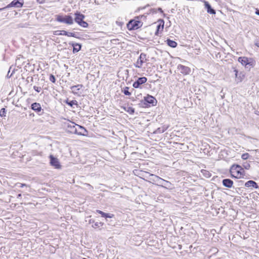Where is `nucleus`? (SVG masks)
<instances>
[{
  "mask_svg": "<svg viewBox=\"0 0 259 259\" xmlns=\"http://www.w3.org/2000/svg\"><path fill=\"white\" fill-rule=\"evenodd\" d=\"M83 87L82 84H77L76 85H73L71 87V89L72 90V92L74 95L78 94L79 93H81L80 90Z\"/></svg>",
  "mask_w": 259,
  "mask_h": 259,
  "instance_id": "nucleus-16",
  "label": "nucleus"
},
{
  "mask_svg": "<svg viewBox=\"0 0 259 259\" xmlns=\"http://www.w3.org/2000/svg\"><path fill=\"white\" fill-rule=\"evenodd\" d=\"M138 17H140V20L141 19H142V18H146V16H145L144 15H140Z\"/></svg>",
  "mask_w": 259,
  "mask_h": 259,
  "instance_id": "nucleus-42",
  "label": "nucleus"
},
{
  "mask_svg": "<svg viewBox=\"0 0 259 259\" xmlns=\"http://www.w3.org/2000/svg\"><path fill=\"white\" fill-rule=\"evenodd\" d=\"M67 34H68V35H67V36L73 37H75V38H76L78 39H81V37L78 36L77 33H76V32H70L67 31Z\"/></svg>",
  "mask_w": 259,
  "mask_h": 259,
  "instance_id": "nucleus-28",
  "label": "nucleus"
},
{
  "mask_svg": "<svg viewBox=\"0 0 259 259\" xmlns=\"http://www.w3.org/2000/svg\"><path fill=\"white\" fill-rule=\"evenodd\" d=\"M238 61L242 65L245 66L246 68H249L253 66V62L251 59H249L245 57H240L238 58Z\"/></svg>",
  "mask_w": 259,
  "mask_h": 259,
  "instance_id": "nucleus-7",
  "label": "nucleus"
},
{
  "mask_svg": "<svg viewBox=\"0 0 259 259\" xmlns=\"http://www.w3.org/2000/svg\"><path fill=\"white\" fill-rule=\"evenodd\" d=\"M33 89L36 92H37L38 93H39L41 89L40 87H37V86H34Z\"/></svg>",
  "mask_w": 259,
  "mask_h": 259,
  "instance_id": "nucleus-38",
  "label": "nucleus"
},
{
  "mask_svg": "<svg viewBox=\"0 0 259 259\" xmlns=\"http://www.w3.org/2000/svg\"><path fill=\"white\" fill-rule=\"evenodd\" d=\"M178 70L181 73L184 75H188L191 72V69L188 66H186L181 64H179L177 66Z\"/></svg>",
  "mask_w": 259,
  "mask_h": 259,
  "instance_id": "nucleus-11",
  "label": "nucleus"
},
{
  "mask_svg": "<svg viewBox=\"0 0 259 259\" xmlns=\"http://www.w3.org/2000/svg\"><path fill=\"white\" fill-rule=\"evenodd\" d=\"M24 4L23 0H13L11 2L9 5L6 6V9L11 8V7H15L20 8L22 7Z\"/></svg>",
  "mask_w": 259,
  "mask_h": 259,
  "instance_id": "nucleus-10",
  "label": "nucleus"
},
{
  "mask_svg": "<svg viewBox=\"0 0 259 259\" xmlns=\"http://www.w3.org/2000/svg\"><path fill=\"white\" fill-rule=\"evenodd\" d=\"M56 20L68 25H72L74 23L73 18L70 15H56Z\"/></svg>",
  "mask_w": 259,
  "mask_h": 259,
  "instance_id": "nucleus-3",
  "label": "nucleus"
},
{
  "mask_svg": "<svg viewBox=\"0 0 259 259\" xmlns=\"http://www.w3.org/2000/svg\"><path fill=\"white\" fill-rule=\"evenodd\" d=\"M147 80V78L146 77H141L138 78V79L133 83V86L135 88H139L141 85L145 83Z\"/></svg>",
  "mask_w": 259,
  "mask_h": 259,
  "instance_id": "nucleus-12",
  "label": "nucleus"
},
{
  "mask_svg": "<svg viewBox=\"0 0 259 259\" xmlns=\"http://www.w3.org/2000/svg\"><path fill=\"white\" fill-rule=\"evenodd\" d=\"M69 44L73 47L72 52L74 54L77 53L81 50V45L80 44L70 42Z\"/></svg>",
  "mask_w": 259,
  "mask_h": 259,
  "instance_id": "nucleus-15",
  "label": "nucleus"
},
{
  "mask_svg": "<svg viewBox=\"0 0 259 259\" xmlns=\"http://www.w3.org/2000/svg\"><path fill=\"white\" fill-rule=\"evenodd\" d=\"M255 46H256L257 47H259V41L257 40L256 42L255 43Z\"/></svg>",
  "mask_w": 259,
  "mask_h": 259,
  "instance_id": "nucleus-43",
  "label": "nucleus"
},
{
  "mask_svg": "<svg viewBox=\"0 0 259 259\" xmlns=\"http://www.w3.org/2000/svg\"><path fill=\"white\" fill-rule=\"evenodd\" d=\"M157 12H160L161 13H162L163 14V15L164 16H165V14L163 13V11H162V10L161 8H157Z\"/></svg>",
  "mask_w": 259,
  "mask_h": 259,
  "instance_id": "nucleus-41",
  "label": "nucleus"
},
{
  "mask_svg": "<svg viewBox=\"0 0 259 259\" xmlns=\"http://www.w3.org/2000/svg\"><path fill=\"white\" fill-rule=\"evenodd\" d=\"M223 185L227 188H231L233 185V181L230 179H224L222 181Z\"/></svg>",
  "mask_w": 259,
  "mask_h": 259,
  "instance_id": "nucleus-17",
  "label": "nucleus"
},
{
  "mask_svg": "<svg viewBox=\"0 0 259 259\" xmlns=\"http://www.w3.org/2000/svg\"><path fill=\"white\" fill-rule=\"evenodd\" d=\"M167 128L164 126H162L160 127H158L156 129V130L154 132V134H161L164 133Z\"/></svg>",
  "mask_w": 259,
  "mask_h": 259,
  "instance_id": "nucleus-27",
  "label": "nucleus"
},
{
  "mask_svg": "<svg viewBox=\"0 0 259 259\" xmlns=\"http://www.w3.org/2000/svg\"><path fill=\"white\" fill-rule=\"evenodd\" d=\"M90 224L94 223V221L92 220H90L89 221Z\"/></svg>",
  "mask_w": 259,
  "mask_h": 259,
  "instance_id": "nucleus-46",
  "label": "nucleus"
},
{
  "mask_svg": "<svg viewBox=\"0 0 259 259\" xmlns=\"http://www.w3.org/2000/svg\"><path fill=\"white\" fill-rule=\"evenodd\" d=\"M6 9H6V7H5L2 8H0V11H3V10H6Z\"/></svg>",
  "mask_w": 259,
  "mask_h": 259,
  "instance_id": "nucleus-44",
  "label": "nucleus"
},
{
  "mask_svg": "<svg viewBox=\"0 0 259 259\" xmlns=\"http://www.w3.org/2000/svg\"><path fill=\"white\" fill-rule=\"evenodd\" d=\"M54 34L56 35H68L67 31L65 30H57L54 32Z\"/></svg>",
  "mask_w": 259,
  "mask_h": 259,
  "instance_id": "nucleus-26",
  "label": "nucleus"
},
{
  "mask_svg": "<svg viewBox=\"0 0 259 259\" xmlns=\"http://www.w3.org/2000/svg\"><path fill=\"white\" fill-rule=\"evenodd\" d=\"M249 156V155L248 153H243L242 156H241V158L243 159V160H246L248 158Z\"/></svg>",
  "mask_w": 259,
  "mask_h": 259,
  "instance_id": "nucleus-35",
  "label": "nucleus"
},
{
  "mask_svg": "<svg viewBox=\"0 0 259 259\" xmlns=\"http://www.w3.org/2000/svg\"><path fill=\"white\" fill-rule=\"evenodd\" d=\"M31 109L35 111L38 115H42L44 113V110L42 109L40 104L38 103H33L31 105Z\"/></svg>",
  "mask_w": 259,
  "mask_h": 259,
  "instance_id": "nucleus-8",
  "label": "nucleus"
},
{
  "mask_svg": "<svg viewBox=\"0 0 259 259\" xmlns=\"http://www.w3.org/2000/svg\"><path fill=\"white\" fill-rule=\"evenodd\" d=\"M74 22L78 24L80 26L83 28H87L89 26L88 23L84 21L85 16L80 12L76 11L74 13Z\"/></svg>",
  "mask_w": 259,
  "mask_h": 259,
  "instance_id": "nucleus-4",
  "label": "nucleus"
},
{
  "mask_svg": "<svg viewBox=\"0 0 259 259\" xmlns=\"http://www.w3.org/2000/svg\"><path fill=\"white\" fill-rule=\"evenodd\" d=\"M6 109L4 108H2L0 111V116L1 117H5V116H6Z\"/></svg>",
  "mask_w": 259,
  "mask_h": 259,
  "instance_id": "nucleus-32",
  "label": "nucleus"
},
{
  "mask_svg": "<svg viewBox=\"0 0 259 259\" xmlns=\"http://www.w3.org/2000/svg\"><path fill=\"white\" fill-rule=\"evenodd\" d=\"M97 212L100 214L102 217H104L106 219L107 218H112L113 217L114 215L113 214L105 213L101 210H97Z\"/></svg>",
  "mask_w": 259,
  "mask_h": 259,
  "instance_id": "nucleus-21",
  "label": "nucleus"
},
{
  "mask_svg": "<svg viewBox=\"0 0 259 259\" xmlns=\"http://www.w3.org/2000/svg\"><path fill=\"white\" fill-rule=\"evenodd\" d=\"M122 92L124 94V95L127 96H130L131 95V92H129V88L127 87L123 88Z\"/></svg>",
  "mask_w": 259,
  "mask_h": 259,
  "instance_id": "nucleus-29",
  "label": "nucleus"
},
{
  "mask_svg": "<svg viewBox=\"0 0 259 259\" xmlns=\"http://www.w3.org/2000/svg\"><path fill=\"white\" fill-rule=\"evenodd\" d=\"M64 102L71 107H73V106L74 105H77V102L76 100L70 101L68 99L65 100L64 101Z\"/></svg>",
  "mask_w": 259,
  "mask_h": 259,
  "instance_id": "nucleus-24",
  "label": "nucleus"
},
{
  "mask_svg": "<svg viewBox=\"0 0 259 259\" xmlns=\"http://www.w3.org/2000/svg\"><path fill=\"white\" fill-rule=\"evenodd\" d=\"M204 6L205 8L207 10V12L208 13L211 14H215V11L213 8H212L211 5L210 4L207 2H204Z\"/></svg>",
  "mask_w": 259,
  "mask_h": 259,
  "instance_id": "nucleus-20",
  "label": "nucleus"
},
{
  "mask_svg": "<svg viewBox=\"0 0 259 259\" xmlns=\"http://www.w3.org/2000/svg\"><path fill=\"white\" fill-rule=\"evenodd\" d=\"M22 196V195L21 194H19L17 196V198H19V197H21Z\"/></svg>",
  "mask_w": 259,
  "mask_h": 259,
  "instance_id": "nucleus-47",
  "label": "nucleus"
},
{
  "mask_svg": "<svg viewBox=\"0 0 259 259\" xmlns=\"http://www.w3.org/2000/svg\"><path fill=\"white\" fill-rule=\"evenodd\" d=\"M172 186V185L170 182L164 180V182L163 183L162 187H163V188H164L165 189H171Z\"/></svg>",
  "mask_w": 259,
  "mask_h": 259,
  "instance_id": "nucleus-23",
  "label": "nucleus"
},
{
  "mask_svg": "<svg viewBox=\"0 0 259 259\" xmlns=\"http://www.w3.org/2000/svg\"><path fill=\"white\" fill-rule=\"evenodd\" d=\"M146 60V54L143 53H141L136 63L135 64V67L139 68H141L143 63Z\"/></svg>",
  "mask_w": 259,
  "mask_h": 259,
  "instance_id": "nucleus-9",
  "label": "nucleus"
},
{
  "mask_svg": "<svg viewBox=\"0 0 259 259\" xmlns=\"http://www.w3.org/2000/svg\"><path fill=\"white\" fill-rule=\"evenodd\" d=\"M230 172L231 177L236 179L244 178L245 176V172L242 166L237 164H234L230 167Z\"/></svg>",
  "mask_w": 259,
  "mask_h": 259,
  "instance_id": "nucleus-1",
  "label": "nucleus"
},
{
  "mask_svg": "<svg viewBox=\"0 0 259 259\" xmlns=\"http://www.w3.org/2000/svg\"><path fill=\"white\" fill-rule=\"evenodd\" d=\"M76 126H78V124H75L73 122H71L67 124V131L68 132L75 134L78 135L85 136V134L83 133L82 131H78Z\"/></svg>",
  "mask_w": 259,
  "mask_h": 259,
  "instance_id": "nucleus-5",
  "label": "nucleus"
},
{
  "mask_svg": "<svg viewBox=\"0 0 259 259\" xmlns=\"http://www.w3.org/2000/svg\"><path fill=\"white\" fill-rule=\"evenodd\" d=\"M143 22L140 20V17H136L134 19L130 20L126 24L128 30H135L141 28L143 25Z\"/></svg>",
  "mask_w": 259,
  "mask_h": 259,
  "instance_id": "nucleus-2",
  "label": "nucleus"
},
{
  "mask_svg": "<svg viewBox=\"0 0 259 259\" xmlns=\"http://www.w3.org/2000/svg\"><path fill=\"white\" fill-rule=\"evenodd\" d=\"M166 44L170 47L172 48H175L177 46V43L174 40H171L170 39H167L166 40Z\"/></svg>",
  "mask_w": 259,
  "mask_h": 259,
  "instance_id": "nucleus-22",
  "label": "nucleus"
},
{
  "mask_svg": "<svg viewBox=\"0 0 259 259\" xmlns=\"http://www.w3.org/2000/svg\"><path fill=\"white\" fill-rule=\"evenodd\" d=\"M255 14L259 16V10L257 9L256 10Z\"/></svg>",
  "mask_w": 259,
  "mask_h": 259,
  "instance_id": "nucleus-45",
  "label": "nucleus"
},
{
  "mask_svg": "<svg viewBox=\"0 0 259 259\" xmlns=\"http://www.w3.org/2000/svg\"><path fill=\"white\" fill-rule=\"evenodd\" d=\"M130 114H133L135 112V110L133 108L129 107L128 109L126 110Z\"/></svg>",
  "mask_w": 259,
  "mask_h": 259,
  "instance_id": "nucleus-36",
  "label": "nucleus"
},
{
  "mask_svg": "<svg viewBox=\"0 0 259 259\" xmlns=\"http://www.w3.org/2000/svg\"><path fill=\"white\" fill-rule=\"evenodd\" d=\"M242 166L243 169L245 168L246 169H249L250 167V165L249 162L246 161L243 163Z\"/></svg>",
  "mask_w": 259,
  "mask_h": 259,
  "instance_id": "nucleus-31",
  "label": "nucleus"
},
{
  "mask_svg": "<svg viewBox=\"0 0 259 259\" xmlns=\"http://www.w3.org/2000/svg\"><path fill=\"white\" fill-rule=\"evenodd\" d=\"M103 223L101 222H96L95 223L94 225H92V227L94 228H97L100 227V226H103Z\"/></svg>",
  "mask_w": 259,
  "mask_h": 259,
  "instance_id": "nucleus-33",
  "label": "nucleus"
},
{
  "mask_svg": "<svg viewBox=\"0 0 259 259\" xmlns=\"http://www.w3.org/2000/svg\"><path fill=\"white\" fill-rule=\"evenodd\" d=\"M160 21L163 23L161 25V24H158L157 26L156 31L155 33V34L157 35L159 30L162 31L163 29V25H164V21L163 20H160Z\"/></svg>",
  "mask_w": 259,
  "mask_h": 259,
  "instance_id": "nucleus-25",
  "label": "nucleus"
},
{
  "mask_svg": "<svg viewBox=\"0 0 259 259\" xmlns=\"http://www.w3.org/2000/svg\"><path fill=\"white\" fill-rule=\"evenodd\" d=\"M50 164L52 166H54L56 168H60L61 165L58 159L55 157L53 155H51L50 156Z\"/></svg>",
  "mask_w": 259,
  "mask_h": 259,
  "instance_id": "nucleus-13",
  "label": "nucleus"
},
{
  "mask_svg": "<svg viewBox=\"0 0 259 259\" xmlns=\"http://www.w3.org/2000/svg\"><path fill=\"white\" fill-rule=\"evenodd\" d=\"M157 13V9H155V8H151L150 10V12L149 13H152V14H156Z\"/></svg>",
  "mask_w": 259,
  "mask_h": 259,
  "instance_id": "nucleus-37",
  "label": "nucleus"
},
{
  "mask_svg": "<svg viewBox=\"0 0 259 259\" xmlns=\"http://www.w3.org/2000/svg\"><path fill=\"white\" fill-rule=\"evenodd\" d=\"M150 176L151 177L154 178V179H152V181H153L154 182H157V185L162 187L163 183L164 182V179H163L160 178L159 177H158L156 175H155L154 174H151Z\"/></svg>",
  "mask_w": 259,
  "mask_h": 259,
  "instance_id": "nucleus-14",
  "label": "nucleus"
},
{
  "mask_svg": "<svg viewBox=\"0 0 259 259\" xmlns=\"http://www.w3.org/2000/svg\"><path fill=\"white\" fill-rule=\"evenodd\" d=\"M49 79L53 83H55V82H56V78H55V76L53 74H50Z\"/></svg>",
  "mask_w": 259,
  "mask_h": 259,
  "instance_id": "nucleus-34",
  "label": "nucleus"
},
{
  "mask_svg": "<svg viewBox=\"0 0 259 259\" xmlns=\"http://www.w3.org/2000/svg\"><path fill=\"white\" fill-rule=\"evenodd\" d=\"M144 105L145 107L154 106L156 105L157 100L153 96L148 95L144 98Z\"/></svg>",
  "mask_w": 259,
  "mask_h": 259,
  "instance_id": "nucleus-6",
  "label": "nucleus"
},
{
  "mask_svg": "<svg viewBox=\"0 0 259 259\" xmlns=\"http://www.w3.org/2000/svg\"><path fill=\"white\" fill-rule=\"evenodd\" d=\"M77 127L78 128V129H77L78 130V131H82L83 133L85 134V136L87 135L88 131L86 130V129L84 127H83L81 125H78Z\"/></svg>",
  "mask_w": 259,
  "mask_h": 259,
  "instance_id": "nucleus-30",
  "label": "nucleus"
},
{
  "mask_svg": "<svg viewBox=\"0 0 259 259\" xmlns=\"http://www.w3.org/2000/svg\"><path fill=\"white\" fill-rule=\"evenodd\" d=\"M244 186L246 187H252L255 189H258L259 188L258 184L254 181L249 180L245 183Z\"/></svg>",
  "mask_w": 259,
  "mask_h": 259,
  "instance_id": "nucleus-18",
  "label": "nucleus"
},
{
  "mask_svg": "<svg viewBox=\"0 0 259 259\" xmlns=\"http://www.w3.org/2000/svg\"><path fill=\"white\" fill-rule=\"evenodd\" d=\"M204 175L207 178H209L211 176V174L206 170H204L203 172H202Z\"/></svg>",
  "mask_w": 259,
  "mask_h": 259,
  "instance_id": "nucleus-39",
  "label": "nucleus"
},
{
  "mask_svg": "<svg viewBox=\"0 0 259 259\" xmlns=\"http://www.w3.org/2000/svg\"><path fill=\"white\" fill-rule=\"evenodd\" d=\"M16 185L18 186V187H20V188H22L24 186H25L26 184H21V183H18L16 184Z\"/></svg>",
  "mask_w": 259,
  "mask_h": 259,
  "instance_id": "nucleus-40",
  "label": "nucleus"
},
{
  "mask_svg": "<svg viewBox=\"0 0 259 259\" xmlns=\"http://www.w3.org/2000/svg\"><path fill=\"white\" fill-rule=\"evenodd\" d=\"M234 72H235V77L236 82L237 83L241 82L244 77V74L242 72L238 73V71L237 69H235Z\"/></svg>",
  "mask_w": 259,
  "mask_h": 259,
  "instance_id": "nucleus-19",
  "label": "nucleus"
}]
</instances>
